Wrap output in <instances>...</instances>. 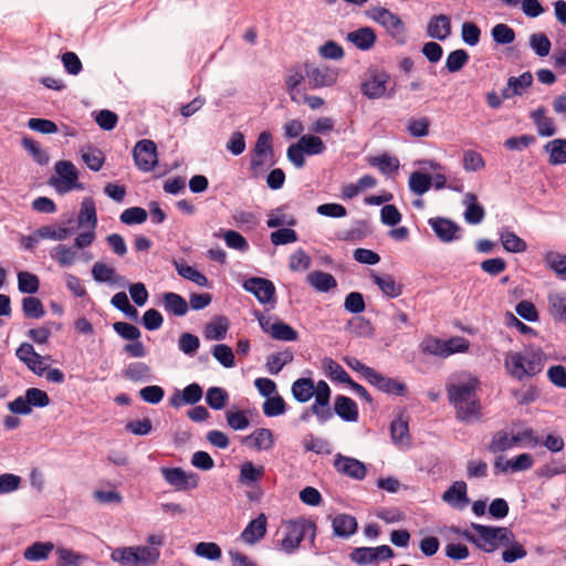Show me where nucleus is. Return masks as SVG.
<instances>
[{"mask_svg": "<svg viewBox=\"0 0 566 566\" xmlns=\"http://www.w3.org/2000/svg\"><path fill=\"white\" fill-rule=\"evenodd\" d=\"M544 148L549 154L551 165L566 164V139H554L547 143Z\"/></svg>", "mask_w": 566, "mask_h": 566, "instance_id": "40", "label": "nucleus"}, {"mask_svg": "<svg viewBox=\"0 0 566 566\" xmlns=\"http://www.w3.org/2000/svg\"><path fill=\"white\" fill-rule=\"evenodd\" d=\"M15 355L35 375L42 376L48 369V365L44 363V357L38 354L29 343L21 344L15 350Z\"/></svg>", "mask_w": 566, "mask_h": 566, "instance_id": "18", "label": "nucleus"}, {"mask_svg": "<svg viewBox=\"0 0 566 566\" xmlns=\"http://www.w3.org/2000/svg\"><path fill=\"white\" fill-rule=\"evenodd\" d=\"M465 201L468 202V207L464 212L465 221L470 224L480 223L484 219L485 211L483 207L476 202V196L468 192L465 195Z\"/></svg>", "mask_w": 566, "mask_h": 566, "instance_id": "38", "label": "nucleus"}, {"mask_svg": "<svg viewBox=\"0 0 566 566\" xmlns=\"http://www.w3.org/2000/svg\"><path fill=\"white\" fill-rule=\"evenodd\" d=\"M174 265L181 277L189 280L201 287L209 285L207 276L199 272L196 268L177 260H174Z\"/></svg>", "mask_w": 566, "mask_h": 566, "instance_id": "35", "label": "nucleus"}, {"mask_svg": "<svg viewBox=\"0 0 566 566\" xmlns=\"http://www.w3.org/2000/svg\"><path fill=\"white\" fill-rule=\"evenodd\" d=\"M39 277L30 272L21 271L18 273V289L21 293L34 294L39 291Z\"/></svg>", "mask_w": 566, "mask_h": 566, "instance_id": "52", "label": "nucleus"}, {"mask_svg": "<svg viewBox=\"0 0 566 566\" xmlns=\"http://www.w3.org/2000/svg\"><path fill=\"white\" fill-rule=\"evenodd\" d=\"M367 381L378 390L388 395L406 396L408 391L407 386L403 382L395 378L387 377L376 369Z\"/></svg>", "mask_w": 566, "mask_h": 566, "instance_id": "19", "label": "nucleus"}, {"mask_svg": "<svg viewBox=\"0 0 566 566\" xmlns=\"http://www.w3.org/2000/svg\"><path fill=\"white\" fill-rule=\"evenodd\" d=\"M471 527L478 535L464 532L463 536L485 553H493L499 547H503L510 539H513V532L509 527L489 526L478 523H472Z\"/></svg>", "mask_w": 566, "mask_h": 566, "instance_id": "3", "label": "nucleus"}, {"mask_svg": "<svg viewBox=\"0 0 566 566\" xmlns=\"http://www.w3.org/2000/svg\"><path fill=\"white\" fill-rule=\"evenodd\" d=\"M307 283L317 292L327 293L337 286L336 279L327 272L313 271L306 276Z\"/></svg>", "mask_w": 566, "mask_h": 566, "instance_id": "30", "label": "nucleus"}, {"mask_svg": "<svg viewBox=\"0 0 566 566\" xmlns=\"http://www.w3.org/2000/svg\"><path fill=\"white\" fill-rule=\"evenodd\" d=\"M243 289L252 293L261 304H268L274 301L275 286L263 277H250L243 282Z\"/></svg>", "mask_w": 566, "mask_h": 566, "instance_id": "15", "label": "nucleus"}, {"mask_svg": "<svg viewBox=\"0 0 566 566\" xmlns=\"http://www.w3.org/2000/svg\"><path fill=\"white\" fill-rule=\"evenodd\" d=\"M500 240H501L503 248L507 252L520 253V252H524L527 248L526 242L523 239H521L518 235H516L514 232H511V231H503L500 234Z\"/></svg>", "mask_w": 566, "mask_h": 566, "instance_id": "47", "label": "nucleus"}, {"mask_svg": "<svg viewBox=\"0 0 566 566\" xmlns=\"http://www.w3.org/2000/svg\"><path fill=\"white\" fill-rule=\"evenodd\" d=\"M212 356L226 368H232L235 365L234 354L231 347L226 344L214 345Z\"/></svg>", "mask_w": 566, "mask_h": 566, "instance_id": "61", "label": "nucleus"}, {"mask_svg": "<svg viewBox=\"0 0 566 566\" xmlns=\"http://www.w3.org/2000/svg\"><path fill=\"white\" fill-rule=\"evenodd\" d=\"M394 556V551L388 545L377 547H357L349 557L350 560L358 565L375 564L379 560H386Z\"/></svg>", "mask_w": 566, "mask_h": 566, "instance_id": "14", "label": "nucleus"}, {"mask_svg": "<svg viewBox=\"0 0 566 566\" xmlns=\"http://www.w3.org/2000/svg\"><path fill=\"white\" fill-rule=\"evenodd\" d=\"M420 348L426 354L446 358L455 353L467 352L469 342L460 336L452 337L448 340L429 336L421 342Z\"/></svg>", "mask_w": 566, "mask_h": 566, "instance_id": "7", "label": "nucleus"}, {"mask_svg": "<svg viewBox=\"0 0 566 566\" xmlns=\"http://www.w3.org/2000/svg\"><path fill=\"white\" fill-rule=\"evenodd\" d=\"M429 224L442 242L448 243L459 239L460 227L450 219L441 217L431 218Z\"/></svg>", "mask_w": 566, "mask_h": 566, "instance_id": "20", "label": "nucleus"}, {"mask_svg": "<svg viewBox=\"0 0 566 566\" xmlns=\"http://www.w3.org/2000/svg\"><path fill=\"white\" fill-rule=\"evenodd\" d=\"M291 392L297 402L305 403L314 397L315 384L311 378H298L292 384Z\"/></svg>", "mask_w": 566, "mask_h": 566, "instance_id": "31", "label": "nucleus"}, {"mask_svg": "<svg viewBox=\"0 0 566 566\" xmlns=\"http://www.w3.org/2000/svg\"><path fill=\"white\" fill-rule=\"evenodd\" d=\"M163 306L166 312L175 316L186 315L189 308L187 301L175 292L163 294Z\"/></svg>", "mask_w": 566, "mask_h": 566, "instance_id": "32", "label": "nucleus"}, {"mask_svg": "<svg viewBox=\"0 0 566 566\" xmlns=\"http://www.w3.org/2000/svg\"><path fill=\"white\" fill-rule=\"evenodd\" d=\"M304 80H306V75L303 64L295 65L289 70V74L285 77V85L293 101H295L294 93Z\"/></svg>", "mask_w": 566, "mask_h": 566, "instance_id": "44", "label": "nucleus"}, {"mask_svg": "<svg viewBox=\"0 0 566 566\" xmlns=\"http://www.w3.org/2000/svg\"><path fill=\"white\" fill-rule=\"evenodd\" d=\"M303 69L306 81L312 90L329 87L337 82L338 70L326 64H316L313 62H304Z\"/></svg>", "mask_w": 566, "mask_h": 566, "instance_id": "9", "label": "nucleus"}, {"mask_svg": "<svg viewBox=\"0 0 566 566\" xmlns=\"http://www.w3.org/2000/svg\"><path fill=\"white\" fill-rule=\"evenodd\" d=\"M81 157L85 165L93 171L101 170L105 161L102 150L94 147L83 148L81 150Z\"/></svg>", "mask_w": 566, "mask_h": 566, "instance_id": "46", "label": "nucleus"}, {"mask_svg": "<svg viewBox=\"0 0 566 566\" xmlns=\"http://www.w3.org/2000/svg\"><path fill=\"white\" fill-rule=\"evenodd\" d=\"M133 157L138 169L150 171L157 165V146L150 139H142L133 149Z\"/></svg>", "mask_w": 566, "mask_h": 566, "instance_id": "13", "label": "nucleus"}, {"mask_svg": "<svg viewBox=\"0 0 566 566\" xmlns=\"http://www.w3.org/2000/svg\"><path fill=\"white\" fill-rule=\"evenodd\" d=\"M54 549L51 542H35L24 551V558L32 562L44 560Z\"/></svg>", "mask_w": 566, "mask_h": 566, "instance_id": "42", "label": "nucleus"}, {"mask_svg": "<svg viewBox=\"0 0 566 566\" xmlns=\"http://www.w3.org/2000/svg\"><path fill=\"white\" fill-rule=\"evenodd\" d=\"M531 118L533 119L539 136L549 137L556 134L554 119L546 116V109L543 106L531 112Z\"/></svg>", "mask_w": 566, "mask_h": 566, "instance_id": "29", "label": "nucleus"}, {"mask_svg": "<svg viewBox=\"0 0 566 566\" xmlns=\"http://www.w3.org/2000/svg\"><path fill=\"white\" fill-rule=\"evenodd\" d=\"M51 258L61 266H70L75 262L76 250L74 247L59 244L51 251Z\"/></svg>", "mask_w": 566, "mask_h": 566, "instance_id": "48", "label": "nucleus"}, {"mask_svg": "<svg viewBox=\"0 0 566 566\" xmlns=\"http://www.w3.org/2000/svg\"><path fill=\"white\" fill-rule=\"evenodd\" d=\"M334 412L347 422H356L358 420V407L352 398L346 396L339 395L335 398Z\"/></svg>", "mask_w": 566, "mask_h": 566, "instance_id": "27", "label": "nucleus"}, {"mask_svg": "<svg viewBox=\"0 0 566 566\" xmlns=\"http://www.w3.org/2000/svg\"><path fill=\"white\" fill-rule=\"evenodd\" d=\"M391 439L396 444L409 446L410 436L408 422L401 418L396 419L390 424Z\"/></svg>", "mask_w": 566, "mask_h": 566, "instance_id": "43", "label": "nucleus"}, {"mask_svg": "<svg viewBox=\"0 0 566 566\" xmlns=\"http://www.w3.org/2000/svg\"><path fill=\"white\" fill-rule=\"evenodd\" d=\"M470 56L463 49H458L449 53L446 60V67L450 73L459 72L469 61Z\"/></svg>", "mask_w": 566, "mask_h": 566, "instance_id": "56", "label": "nucleus"}, {"mask_svg": "<svg viewBox=\"0 0 566 566\" xmlns=\"http://www.w3.org/2000/svg\"><path fill=\"white\" fill-rule=\"evenodd\" d=\"M303 447L306 451L316 454H329L332 452L331 444L327 440L308 434L303 441Z\"/></svg>", "mask_w": 566, "mask_h": 566, "instance_id": "60", "label": "nucleus"}, {"mask_svg": "<svg viewBox=\"0 0 566 566\" xmlns=\"http://www.w3.org/2000/svg\"><path fill=\"white\" fill-rule=\"evenodd\" d=\"M310 536L313 543L316 536V524L306 518L291 520L285 524V535L280 542V547L286 554L295 552L302 541Z\"/></svg>", "mask_w": 566, "mask_h": 566, "instance_id": "4", "label": "nucleus"}, {"mask_svg": "<svg viewBox=\"0 0 566 566\" xmlns=\"http://www.w3.org/2000/svg\"><path fill=\"white\" fill-rule=\"evenodd\" d=\"M264 475V468L255 467L252 462L248 461L241 465L240 469V482L250 485L259 482Z\"/></svg>", "mask_w": 566, "mask_h": 566, "instance_id": "45", "label": "nucleus"}, {"mask_svg": "<svg viewBox=\"0 0 566 566\" xmlns=\"http://www.w3.org/2000/svg\"><path fill=\"white\" fill-rule=\"evenodd\" d=\"M545 364L541 348L528 347L522 352H509L504 357V368L514 379L523 381L539 374Z\"/></svg>", "mask_w": 566, "mask_h": 566, "instance_id": "2", "label": "nucleus"}, {"mask_svg": "<svg viewBox=\"0 0 566 566\" xmlns=\"http://www.w3.org/2000/svg\"><path fill=\"white\" fill-rule=\"evenodd\" d=\"M269 157L271 160L274 157V150L272 146V135L270 132H262L255 142V145L251 151L250 170L254 177H258L264 172V160L263 158Z\"/></svg>", "mask_w": 566, "mask_h": 566, "instance_id": "10", "label": "nucleus"}, {"mask_svg": "<svg viewBox=\"0 0 566 566\" xmlns=\"http://www.w3.org/2000/svg\"><path fill=\"white\" fill-rule=\"evenodd\" d=\"M22 312L28 318L39 319L44 316L45 310L40 298L27 296L22 300Z\"/></svg>", "mask_w": 566, "mask_h": 566, "instance_id": "51", "label": "nucleus"}, {"mask_svg": "<svg viewBox=\"0 0 566 566\" xmlns=\"http://www.w3.org/2000/svg\"><path fill=\"white\" fill-rule=\"evenodd\" d=\"M442 500L454 507L462 509L469 502L467 495V483L463 481L454 482L442 495Z\"/></svg>", "mask_w": 566, "mask_h": 566, "instance_id": "28", "label": "nucleus"}, {"mask_svg": "<svg viewBox=\"0 0 566 566\" xmlns=\"http://www.w3.org/2000/svg\"><path fill=\"white\" fill-rule=\"evenodd\" d=\"M266 533V516L261 513L258 517L252 520L241 533V538L244 543L253 545L261 541Z\"/></svg>", "mask_w": 566, "mask_h": 566, "instance_id": "25", "label": "nucleus"}, {"mask_svg": "<svg viewBox=\"0 0 566 566\" xmlns=\"http://www.w3.org/2000/svg\"><path fill=\"white\" fill-rule=\"evenodd\" d=\"M159 555L160 553L156 547H124L115 549L112 553V559L123 566L151 565L158 560Z\"/></svg>", "mask_w": 566, "mask_h": 566, "instance_id": "5", "label": "nucleus"}, {"mask_svg": "<svg viewBox=\"0 0 566 566\" xmlns=\"http://www.w3.org/2000/svg\"><path fill=\"white\" fill-rule=\"evenodd\" d=\"M358 527L356 518L346 513H339L332 518L333 534L336 537L348 538Z\"/></svg>", "mask_w": 566, "mask_h": 566, "instance_id": "24", "label": "nucleus"}, {"mask_svg": "<svg viewBox=\"0 0 566 566\" xmlns=\"http://www.w3.org/2000/svg\"><path fill=\"white\" fill-rule=\"evenodd\" d=\"M432 184V177L415 171L409 177V188L412 192L421 196L426 193Z\"/></svg>", "mask_w": 566, "mask_h": 566, "instance_id": "55", "label": "nucleus"}, {"mask_svg": "<svg viewBox=\"0 0 566 566\" xmlns=\"http://www.w3.org/2000/svg\"><path fill=\"white\" fill-rule=\"evenodd\" d=\"M390 75L385 71H374L369 77L361 83V93L369 99L382 97L387 91Z\"/></svg>", "mask_w": 566, "mask_h": 566, "instance_id": "16", "label": "nucleus"}, {"mask_svg": "<svg viewBox=\"0 0 566 566\" xmlns=\"http://www.w3.org/2000/svg\"><path fill=\"white\" fill-rule=\"evenodd\" d=\"M296 224V219L293 216H289L283 212L282 208L271 210L266 220L269 228H279L282 226L293 227Z\"/></svg>", "mask_w": 566, "mask_h": 566, "instance_id": "59", "label": "nucleus"}, {"mask_svg": "<svg viewBox=\"0 0 566 566\" xmlns=\"http://www.w3.org/2000/svg\"><path fill=\"white\" fill-rule=\"evenodd\" d=\"M229 396L221 387H210L206 394L208 406L214 410H221L226 407Z\"/></svg>", "mask_w": 566, "mask_h": 566, "instance_id": "53", "label": "nucleus"}, {"mask_svg": "<svg viewBox=\"0 0 566 566\" xmlns=\"http://www.w3.org/2000/svg\"><path fill=\"white\" fill-rule=\"evenodd\" d=\"M502 552V560L506 564H512L518 559L524 558L527 555L526 549L524 546L516 539L515 534L513 533V539H510L509 543H506L503 546Z\"/></svg>", "mask_w": 566, "mask_h": 566, "instance_id": "39", "label": "nucleus"}, {"mask_svg": "<svg viewBox=\"0 0 566 566\" xmlns=\"http://www.w3.org/2000/svg\"><path fill=\"white\" fill-rule=\"evenodd\" d=\"M164 480L177 491L196 489L199 484L197 473H188L181 468H160Z\"/></svg>", "mask_w": 566, "mask_h": 566, "instance_id": "12", "label": "nucleus"}, {"mask_svg": "<svg viewBox=\"0 0 566 566\" xmlns=\"http://www.w3.org/2000/svg\"><path fill=\"white\" fill-rule=\"evenodd\" d=\"M346 40L353 43L357 49L361 51H368L374 48L377 36L370 27H363L355 31L348 32Z\"/></svg>", "mask_w": 566, "mask_h": 566, "instance_id": "26", "label": "nucleus"}, {"mask_svg": "<svg viewBox=\"0 0 566 566\" xmlns=\"http://www.w3.org/2000/svg\"><path fill=\"white\" fill-rule=\"evenodd\" d=\"M228 332V319L217 316L205 327V338L208 340H222Z\"/></svg>", "mask_w": 566, "mask_h": 566, "instance_id": "37", "label": "nucleus"}, {"mask_svg": "<svg viewBox=\"0 0 566 566\" xmlns=\"http://www.w3.org/2000/svg\"><path fill=\"white\" fill-rule=\"evenodd\" d=\"M247 440H252V446L258 450H270L274 444L272 431L265 428L256 429Z\"/></svg>", "mask_w": 566, "mask_h": 566, "instance_id": "49", "label": "nucleus"}, {"mask_svg": "<svg viewBox=\"0 0 566 566\" xmlns=\"http://www.w3.org/2000/svg\"><path fill=\"white\" fill-rule=\"evenodd\" d=\"M452 32L451 21L447 14L433 15L427 24V35L439 41L447 40Z\"/></svg>", "mask_w": 566, "mask_h": 566, "instance_id": "22", "label": "nucleus"}, {"mask_svg": "<svg viewBox=\"0 0 566 566\" xmlns=\"http://www.w3.org/2000/svg\"><path fill=\"white\" fill-rule=\"evenodd\" d=\"M78 224L81 227H90L92 230L96 228L97 214L95 202L91 197L84 198L81 203L80 213L77 217Z\"/></svg>", "mask_w": 566, "mask_h": 566, "instance_id": "34", "label": "nucleus"}, {"mask_svg": "<svg viewBox=\"0 0 566 566\" xmlns=\"http://www.w3.org/2000/svg\"><path fill=\"white\" fill-rule=\"evenodd\" d=\"M369 164L377 167L384 175L395 174L399 169V160L388 155L373 157L369 159Z\"/></svg>", "mask_w": 566, "mask_h": 566, "instance_id": "54", "label": "nucleus"}, {"mask_svg": "<svg viewBox=\"0 0 566 566\" xmlns=\"http://www.w3.org/2000/svg\"><path fill=\"white\" fill-rule=\"evenodd\" d=\"M549 312L555 319L566 321V294L551 293L548 295Z\"/></svg>", "mask_w": 566, "mask_h": 566, "instance_id": "50", "label": "nucleus"}, {"mask_svg": "<svg viewBox=\"0 0 566 566\" xmlns=\"http://www.w3.org/2000/svg\"><path fill=\"white\" fill-rule=\"evenodd\" d=\"M373 282L380 289V291L388 297L395 298L401 295L402 285L396 283L395 279L389 274H371Z\"/></svg>", "mask_w": 566, "mask_h": 566, "instance_id": "33", "label": "nucleus"}, {"mask_svg": "<svg viewBox=\"0 0 566 566\" xmlns=\"http://www.w3.org/2000/svg\"><path fill=\"white\" fill-rule=\"evenodd\" d=\"M369 17L379 23L390 38L399 45L407 42V30L403 21L386 8L376 7L369 11Z\"/></svg>", "mask_w": 566, "mask_h": 566, "instance_id": "6", "label": "nucleus"}, {"mask_svg": "<svg viewBox=\"0 0 566 566\" xmlns=\"http://www.w3.org/2000/svg\"><path fill=\"white\" fill-rule=\"evenodd\" d=\"M532 84L533 75L528 71L520 76H511L507 80L506 86L502 90V97L510 99L514 96H521Z\"/></svg>", "mask_w": 566, "mask_h": 566, "instance_id": "23", "label": "nucleus"}, {"mask_svg": "<svg viewBox=\"0 0 566 566\" xmlns=\"http://www.w3.org/2000/svg\"><path fill=\"white\" fill-rule=\"evenodd\" d=\"M57 177L50 179V185L55 188L59 193H66L73 189L83 190V184L78 182V172L75 166L67 160H60L54 166Z\"/></svg>", "mask_w": 566, "mask_h": 566, "instance_id": "8", "label": "nucleus"}, {"mask_svg": "<svg viewBox=\"0 0 566 566\" xmlns=\"http://www.w3.org/2000/svg\"><path fill=\"white\" fill-rule=\"evenodd\" d=\"M200 346V339L198 336L191 333H182L178 339V348L185 355L190 357L195 356Z\"/></svg>", "mask_w": 566, "mask_h": 566, "instance_id": "63", "label": "nucleus"}, {"mask_svg": "<svg viewBox=\"0 0 566 566\" xmlns=\"http://www.w3.org/2000/svg\"><path fill=\"white\" fill-rule=\"evenodd\" d=\"M315 401L311 406L312 413L316 417L319 424H324L333 417V409L331 408V388L325 380H319L315 385Z\"/></svg>", "mask_w": 566, "mask_h": 566, "instance_id": "11", "label": "nucleus"}, {"mask_svg": "<svg viewBox=\"0 0 566 566\" xmlns=\"http://www.w3.org/2000/svg\"><path fill=\"white\" fill-rule=\"evenodd\" d=\"M92 275L96 282L116 284L122 280L115 269L103 262H95L92 268Z\"/></svg>", "mask_w": 566, "mask_h": 566, "instance_id": "36", "label": "nucleus"}, {"mask_svg": "<svg viewBox=\"0 0 566 566\" xmlns=\"http://www.w3.org/2000/svg\"><path fill=\"white\" fill-rule=\"evenodd\" d=\"M262 409L266 417H277L286 411V403L281 396L276 395L266 398L263 402Z\"/></svg>", "mask_w": 566, "mask_h": 566, "instance_id": "58", "label": "nucleus"}, {"mask_svg": "<svg viewBox=\"0 0 566 566\" xmlns=\"http://www.w3.org/2000/svg\"><path fill=\"white\" fill-rule=\"evenodd\" d=\"M21 144L39 165H46L49 163V155L41 148L36 140L30 137H23Z\"/></svg>", "mask_w": 566, "mask_h": 566, "instance_id": "57", "label": "nucleus"}, {"mask_svg": "<svg viewBox=\"0 0 566 566\" xmlns=\"http://www.w3.org/2000/svg\"><path fill=\"white\" fill-rule=\"evenodd\" d=\"M322 366L329 378L342 384H347L353 380L347 371L334 359L325 357L322 361Z\"/></svg>", "mask_w": 566, "mask_h": 566, "instance_id": "41", "label": "nucleus"}, {"mask_svg": "<svg viewBox=\"0 0 566 566\" xmlns=\"http://www.w3.org/2000/svg\"><path fill=\"white\" fill-rule=\"evenodd\" d=\"M547 265L562 279H566V254L549 252L545 256Z\"/></svg>", "mask_w": 566, "mask_h": 566, "instance_id": "64", "label": "nucleus"}, {"mask_svg": "<svg viewBox=\"0 0 566 566\" xmlns=\"http://www.w3.org/2000/svg\"><path fill=\"white\" fill-rule=\"evenodd\" d=\"M271 337L277 340L294 342L297 339V332L286 323L274 322Z\"/></svg>", "mask_w": 566, "mask_h": 566, "instance_id": "62", "label": "nucleus"}, {"mask_svg": "<svg viewBox=\"0 0 566 566\" xmlns=\"http://www.w3.org/2000/svg\"><path fill=\"white\" fill-rule=\"evenodd\" d=\"M334 468L340 474L358 481L364 480L367 474L366 465L361 461L340 453L334 458Z\"/></svg>", "mask_w": 566, "mask_h": 566, "instance_id": "17", "label": "nucleus"}, {"mask_svg": "<svg viewBox=\"0 0 566 566\" xmlns=\"http://www.w3.org/2000/svg\"><path fill=\"white\" fill-rule=\"evenodd\" d=\"M480 381L474 377L452 379L447 382L446 391L455 418L464 423H473L482 418V407L478 397Z\"/></svg>", "mask_w": 566, "mask_h": 566, "instance_id": "1", "label": "nucleus"}, {"mask_svg": "<svg viewBox=\"0 0 566 566\" xmlns=\"http://www.w3.org/2000/svg\"><path fill=\"white\" fill-rule=\"evenodd\" d=\"M203 390L201 386L192 382L184 388L182 391L176 390L169 398V403L175 408L184 405H195L201 400Z\"/></svg>", "mask_w": 566, "mask_h": 566, "instance_id": "21", "label": "nucleus"}]
</instances>
